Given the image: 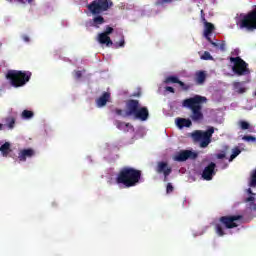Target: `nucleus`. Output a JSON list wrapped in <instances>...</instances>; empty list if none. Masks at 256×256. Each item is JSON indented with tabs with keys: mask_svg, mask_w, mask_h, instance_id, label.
Instances as JSON below:
<instances>
[{
	"mask_svg": "<svg viewBox=\"0 0 256 256\" xmlns=\"http://www.w3.org/2000/svg\"><path fill=\"white\" fill-rule=\"evenodd\" d=\"M113 6V1L111 0H93L90 4L87 5L88 11L92 15H96L92 21H90V27H96L99 29V25L105 23V18L100 16L105 11H109Z\"/></svg>",
	"mask_w": 256,
	"mask_h": 256,
	"instance_id": "nucleus-1",
	"label": "nucleus"
},
{
	"mask_svg": "<svg viewBox=\"0 0 256 256\" xmlns=\"http://www.w3.org/2000/svg\"><path fill=\"white\" fill-rule=\"evenodd\" d=\"M141 170H137L133 167L124 166L120 169L116 176V183L118 185H124V187H135L141 181Z\"/></svg>",
	"mask_w": 256,
	"mask_h": 256,
	"instance_id": "nucleus-2",
	"label": "nucleus"
},
{
	"mask_svg": "<svg viewBox=\"0 0 256 256\" xmlns=\"http://www.w3.org/2000/svg\"><path fill=\"white\" fill-rule=\"evenodd\" d=\"M205 102H207V98L200 95L183 100L182 105L183 107H187V109L191 110L192 113L190 115V119H192L194 123L203 121V106L201 104Z\"/></svg>",
	"mask_w": 256,
	"mask_h": 256,
	"instance_id": "nucleus-3",
	"label": "nucleus"
},
{
	"mask_svg": "<svg viewBox=\"0 0 256 256\" xmlns=\"http://www.w3.org/2000/svg\"><path fill=\"white\" fill-rule=\"evenodd\" d=\"M126 116L134 117L138 121H147L149 119V108L141 106L139 100L130 99L126 102Z\"/></svg>",
	"mask_w": 256,
	"mask_h": 256,
	"instance_id": "nucleus-4",
	"label": "nucleus"
},
{
	"mask_svg": "<svg viewBox=\"0 0 256 256\" xmlns=\"http://www.w3.org/2000/svg\"><path fill=\"white\" fill-rule=\"evenodd\" d=\"M241 219H243L242 215L220 217L219 223L215 224V231L217 236L223 237L225 235V229H235L236 227H239V223H237V221H241Z\"/></svg>",
	"mask_w": 256,
	"mask_h": 256,
	"instance_id": "nucleus-5",
	"label": "nucleus"
},
{
	"mask_svg": "<svg viewBox=\"0 0 256 256\" xmlns=\"http://www.w3.org/2000/svg\"><path fill=\"white\" fill-rule=\"evenodd\" d=\"M31 75L30 71L9 70L6 74V79L12 87L17 88L27 85L31 80Z\"/></svg>",
	"mask_w": 256,
	"mask_h": 256,
	"instance_id": "nucleus-6",
	"label": "nucleus"
},
{
	"mask_svg": "<svg viewBox=\"0 0 256 256\" xmlns=\"http://www.w3.org/2000/svg\"><path fill=\"white\" fill-rule=\"evenodd\" d=\"M213 133H215V128L213 127H209L206 131L196 130L192 133V139L200 142V147L205 149L209 147Z\"/></svg>",
	"mask_w": 256,
	"mask_h": 256,
	"instance_id": "nucleus-7",
	"label": "nucleus"
},
{
	"mask_svg": "<svg viewBox=\"0 0 256 256\" xmlns=\"http://www.w3.org/2000/svg\"><path fill=\"white\" fill-rule=\"evenodd\" d=\"M230 62L234 65L232 66V71L238 77H243V75H249L250 71L247 68L248 64L241 57H230Z\"/></svg>",
	"mask_w": 256,
	"mask_h": 256,
	"instance_id": "nucleus-8",
	"label": "nucleus"
},
{
	"mask_svg": "<svg viewBox=\"0 0 256 256\" xmlns=\"http://www.w3.org/2000/svg\"><path fill=\"white\" fill-rule=\"evenodd\" d=\"M240 29H247V31H255L256 29V6L255 8L244 15L239 22Z\"/></svg>",
	"mask_w": 256,
	"mask_h": 256,
	"instance_id": "nucleus-9",
	"label": "nucleus"
},
{
	"mask_svg": "<svg viewBox=\"0 0 256 256\" xmlns=\"http://www.w3.org/2000/svg\"><path fill=\"white\" fill-rule=\"evenodd\" d=\"M197 157H199V154H197V152L191 150H181L175 155L174 161L183 163V161H187V159L195 160L197 159Z\"/></svg>",
	"mask_w": 256,
	"mask_h": 256,
	"instance_id": "nucleus-10",
	"label": "nucleus"
},
{
	"mask_svg": "<svg viewBox=\"0 0 256 256\" xmlns=\"http://www.w3.org/2000/svg\"><path fill=\"white\" fill-rule=\"evenodd\" d=\"M173 169L169 166L167 162L160 161L157 163L156 166V173L159 175L163 174L164 175V181H167V177L171 175Z\"/></svg>",
	"mask_w": 256,
	"mask_h": 256,
	"instance_id": "nucleus-11",
	"label": "nucleus"
},
{
	"mask_svg": "<svg viewBox=\"0 0 256 256\" xmlns=\"http://www.w3.org/2000/svg\"><path fill=\"white\" fill-rule=\"evenodd\" d=\"M217 167V164L214 162H211L209 165H207L203 172H202V178L204 181H211L213 179V176L216 175L217 172H215V168Z\"/></svg>",
	"mask_w": 256,
	"mask_h": 256,
	"instance_id": "nucleus-12",
	"label": "nucleus"
},
{
	"mask_svg": "<svg viewBox=\"0 0 256 256\" xmlns=\"http://www.w3.org/2000/svg\"><path fill=\"white\" fill-rule=\"evenodd\" d=\"M33 156H35V150H33V148L20 150L18 153V159L22 162L27 161V159H31Z\"/></svg>",
	"mask_w": 256,
	"mask_h": 256,
	"instance_id": "nucleus-13",
	"label": "nucleus"
},
{
	"mask_svg": "<svg viewBox=\"0 0 256 256\" xmlns=\"http://www.w3.org/2000/svg\"><path fill=\"white\" fill-rule=\"evenodd\" d=\"M97 41L98 43H100V45H106L107 47H111V45H113L111 37H109L107 34L103 32L98 34Z\"/></svg>",
	"mask_w": 256,
	"mask_h": 256,
	"instance_id": "nucleus-14",
	"label": "nucleus"
},
{
	"mask_svg": "<svg viewBox=\"0 0 256 256\" xmlns=\"http://www.w3.org/2000/svg\"><path fill=\"white\" fill-rule=\"evenodd\" d=\"M111 99V93L104 92L97 100L96 105L97 107H105L107 105V102Z\"/></svg>",
	"mask_w": 256,
	"mask_h": 256,
	"instance_id": "nucleus-15",
	"label": "nucleus"
},
{
	"mask_svg": "<svg viewBox=\"0 0 256 256\" xmlns=\"http://www.w3.org/2000/svg\"><path fill=\"white\" fill-rule=\"evenodd\" d=\"M206 79H207V73H205V71L200 70L196 72L195 79H194L196 85H203Z\"/></svg>",
	"mask_w": 256,
	"mask_h": 256,
	"instance_id": "nucleus-16",
	"label": "nucleus"
},
{
	"mask_svg": "<svg viewBox=\"0 0 256 256\" xmlns=\"http://www.w3.org/2000/svg\"><path fill=\"white\" fill-rule=\"evenodd\" d=\"M215 31V25L209 22L204 25V37H206L207 41H211V33Z\"/></svg>",
	"mask_w": 256,
	"mask_h": 256,
	"instance_id": "nucleus-17",
	"label": "nucleus"
},
{
	"mask_svg": "<svg viewBox=\"0 0 256 256\" xmlns=\"http://www.w3.org/2000/svg\"><path fill=\"white\" fill-rule=\"evenodd\" d=\"M176 124L179 127V129H183V127H191V125H193L191 120L186 118H178Z\"/></svg>",
	"mask_w": 256,
	"mask_h": 256,
	"instance_id": "nucleus-18",
	"label": "nucleus"
},
{
	"mask_svg": "<svg viewBox=\"0 0 256 256\" xmlns=\"http://www.w3.org/2000/svg\"><path fill=\"white\" fill-rule=\"evenodd\" d=\"M233 90L236 93H239V95H243L247 91V88L243 87V82H234L233 84Z\"/></svg>",
	"mask_w": 256,
	"mask_h": 256,
	"instance_id": "nucleus-19",
	"label": "nucleus"
},
{
	"mask_svg": "<svg viewBox=\"0 0 256 256\" xmlns=\"http://www.w3.org/2000/svg\"><path fill=\"white\" fill-rule=\"evenodd\" d=\"M248 195H251L249 197H247L244 200V203H250L251 205H255V193H253V190H251V188H248L247 190Z\"/></svg>",
	"mask_w": 256,
	"mask_h": 256,
	"instance_id": "nucleus-20",
	"label": "nucleus"
},
{
	"mask_svg": "<svg viewBox=\"0 0 256 256\" xmlns=\"http://www.w3.org/2000/svg\"><path fill=\"white\" fill-rule=\"evenodd\" d=\"M10 149H11V144L9 142H5L2 146H0V151L3 157H7L9 155Z\"/></svg>",
	"mask_w": 256,
	"mask_h": 256,
	"instance_id": "nucleus-21",
	"label": "nucleus"
},
{
	"mask_svg": "<svg viewBox=\"0 0 256 256\" xmlns=\"http://www.w3.org/2000/svg\"><path fill=\"white\" fill-rule=\"evenodd\" d=\"M111 112L115 113V115H117L118 117H124V118L131 117V116H126L127 110H123L121 108L112 109Z\"/></svg>",
	"mask_w": 256,
	"mask_h": 256,
	"instance_id": "nucleus-22",
	"label": "nucleus"
},
{
	"mask_svg": "<svg viewBox=\"0 0 256 256\" xmlns=\"http://www.w3.org/2000/svg\"><path fill=\"white\" fill-rule=\"evenodd\" d=\"M8 129H15L16 119L13 116H9L5 119Z\"/></svg>",
	"mask_w": 256,
	"mask_h": 256,
	"instance_id": "nucleus-23",
	"label": "nucleus"
},
{
	"mask_svg": "<svg viewBox=\"0 0 256 256\" xmlns=\"http://www.w3.org/2000/svg\"><path fill=\"white\" fill-rule=\"evenodd\" d=\"M115 125L117 129H120V131H123V129H127L128 127H131L130 123L121 122L119 120H116Z\"/></svg>",
	"mask_w": 256,
	"mask_h": 256,
	"instance_id": "nucleus-24",
	"label": "nucleus"
},
{
	"mask_svg": "<svg viewBox=\"0 0 256 256\" xmlns=\"http://www.w3.org/2000/svg\"><path fill=\"white\" fill-rule=\"evenodd\" d=\"M249 187H256V169L250 175Z\"/></svg>",
	"mask_w": 256,
	"mask_h": 256,
	"instance_id": "nucleus-25",
	"label": "nucleus"
},
{
	"mask_svg": "<svg viewBox=\"0 0 256 256\" xmlns=\"http://www.w3.org/2000/svg\"><path fill=\"white\" fill-rule=\"evenodd\" d=\"M35 114L31 110H24L21 114L22 119H32Z\"/></svg>",
	"mask_w": 256,
	"mask_h": 256,
	"instance_id": "nucleus-26",
	"label": "nucleus"
},
{
	"mask_svg": "<svg viewBox=\"0 0 256 256\" xmlns=\"http://www.w3.org/2000/svg\"><path fill=\"white\" fill-rule=\"evenodd\" d=\"M238 155H241V149H239V147H236L232 150V154L229 158V161H233Z\"/></svg>",
	"mask_w": 256,
	"mask_h": 256,
	"instance_id": "nucleus-27",
	"label": "nucleus"
},
{
	"mask_svg": "<svg viewBox=\"0 0 256 256\" xmlns=\"http://www.w3.org/2000/svg\"><path fill=\"white\" fill-rule=\"evenodd\" d=\"M179 78L177 76H168L165 80V83H177L179 84Z\"/></svg>",
	"mask_w": 256,
	"mask_h": 256,
	"instance_id": "nucleus-28",
	"label": "nucleus"
},
{
	"mask_svg": "<svg viewBox=\"0 0 256 256\" xmlns=\"http://www.w3.org/2000/svg\"><path fill=\"white\" fill-rule=\"evenodd\" d=\"M173 1H177V0H157V1L155 2V5H156L157 7H160V6H162V5H167V3H173Z\"/></svg>",
	"mask_w": 256,
	"mask_h": 256,
	"instance_id": "nucleus-29",
	"label": "nucleus"
},
{
	"mask_svg": "<svg viewBox=\"0 0 256 256\" xmlns=\"http://www.w3.org/2000/svg\"><path fill=\"white\" fill-rule=\"evenodd\" d=\"M201 59L203 61H213V56H211V53L205 51L204 54L201 56Z\"/></svg>",
	"mask_w": 256,
	"mask_h": 256,
	"instance_id": "nucleus-30",
	"label": "nucleus"
},
{
	"mask_svg": "<svg viewBox=\"0 0 256 256\" xmlns=\"http://www.w3.org/2000/svg\"><path fill=\"white\" fill-rule=\"evenodd\" d=\"M178 85H180V87L183 89V91H189L191 87H193V85L191 84H185L183 81H179Z\"/></svg>",
	"mask_w": 256,
	"mask_h": 256,
	"instance_id": "nucleus-31",
	"label": "nucleus"
},
{
	"mask_svg": "<svg viewBox=\"0 0 256 256\" xmlns=\"http://www.w3.org/2000/svg\"><path fill=\"white\" fill-rule=\"evenodd\" d=\"M239 124H240V127L243 131H247V129H250V127H251V125L247 121L242 120V121L239 122Z\"/></svg>",
	"mask_w": 256,
	"mask_h": 256,
	"instance_id": "nucleus-32",
	"label": "nucleus"
},
{
	"mask_svg": "<svg viewBox=\"0 0 256 256\" xmlns=\"http://www.w3.org/2000/svg\"><path fill=\"white\" fill-rule=\"evenodd\" d=\"M243 141H252V142H255L256 141V138L254 136H251V135H246V136H243Z\"/></svg>",
	"mask_w": 256,
	"mask_h": 256,
	"instance_id": "nucleus-33",
	"label": "nucleus"
},
{
	"mask_svg": "<svg viewBox=\"0 0 256 256\" xmlns=\"http://www.w3.org/2000/svg\"><path fill=\"white\" fill-rule=\"evenodd\" d=\"M119 47H125V38L122 37L120 42H116V49H119Z\"/></svg>",
	"mask_w": 256,
	"mask_h": 256,
	"instance_id": "nucleus-34",
	"label": "nucleus"
},
{
	"mask_svg": "<svg viewBox=\"0 0 256 256\" xmlns=\"http://www.w3.org/2000/svg\"><path fill=\"white\" fill-rule=\"evenodd\" d=\"M175 188H173V184L168 183L166 186V193H173Z\"/></svg>",
	"mask_w": 256,
	"mask_h": 256,
	"instance_id": "nucleus-35",
	"label": "nucleus"
},
{
	"mask_svg": "<svg viewBox=\"0 0 256 256\" xmlns=\"http://www.w3.org/2000/svg\"><path fill=\"white\" fill-rule=\"evenodd\" d=\"M103 33H104L105 35L110 36L111 33H113V27L107 26V27H106V30H105Z\"/></svg>",
	"mask_w": 256,
	"mask_h": 256,
	"instance_id": "nucleus-36",
	"label": "nucleus"
},
{
	"mask_svg": "<svg viewBox=\"0 0 256 256\" xmlns=\"http://www.w3.org/2000/svg\"><path fill=\"white\" fill-rule=\"evenodd\" d=\"M201 20L204 26L207 25V23H210L207 21V19H205V12H203V10H201Z\"/></svg>",
	"mask_w": 256,
	"mask_h": 256,
	"instance_id": "nucleus-37",
	"label": "nucleus"
},
{
	"mask_svg": "<svg viewBox=\"0 0 256 256\" xmlns=\"http://www.w3.org/2000/svg\"><path fill=\"white\" fill-rule=\"evenodd\" d=\"M201 20L204 26L207 25V23H210L207 21V19H205V12H203V10H201Z\"/></svg>",
	"mask_w": 256,
	"mask_h": 256,
	"instance_id": "nucleus-38",
	"label": "nucleus"
},
{
	"mask_svg": "<svg viewBox=\"0 0 256 256\" xmlns=\"http://www.w3.org/2000/svg\"><path fill=\"white\" fill-rule=\"evenodd\" d=\"M75 77H76V79H81V77H83V74L81 73V71H76L75 72Z\"/></svg>",
	"mask_w": 256,
	"mask_h": 256,
	"instance_id": "nucleus-39",
	"label": "nucleus"
},
{
	"mask_svg": "<svg viewBox=\"0 0 256 256\" xmlns=\"http://www.w3.org/2000/svg\"><path fill=\"white\" fill-rule=\"evenodd\" d=\"M208 43H210L213 47H219V43L213 42V40L211 38H210V40H208Z\"/></svg>",
	"mask_w": 256,
	"mask_h": 256,
	"instance_id": "nucleus-40",
	"label": "nucleus"
},
{
	"mask_svg": "<svg viewBox=\"0 0 256 256\" xmlns=\"http://www.w3.org/2000/svg\"><path fill=\"white\" fill-rule=\"evenodd\" d=\"M165 89H166V91H169V93H175V88L174 87L167 86Z\"/></svg>",
	"mask_w": 256,
	"mask_h": 256,
	"instance_id": "nucleus-41",
	"label": "nucleus"
},
{
	"mask_svg": "<svg viewBox=\"0 0 256 256\" xmlns=\"http://www.w3.org/2000/svg\"><path fill=\"white\" fill-rule=\"evenodd\" d=\"M22 39H23V41H24L25 43H29V41H31L30 38H29V36H27V35H23V36H22Z\"/></svg>",
	"mask_w": 256,
	"mask_h": 256,
	"instance_id": "nucleus-42",
	"label": "nucleus"
},
{
	"mask_svg": "<svg viewBox=\"0 0 256 256\" xmlns=\"http://www.w3.org/2000/svg\"><path fill=\"white\" fill-rule=\"evenodd\" d=\"M218 47H219V49H221L222 51H225V47H226L225 42H222L221 44H218Z\"/></svg>",
	"mask_w": 256,
	"mask_h": 256,
	"instance_id": "nucleus-43",
	"label": "nucleus"
},
{
	"mask_svg": "<svg viewBox=\"0 0 256 256\" xmlns=\"http://www.w3.org/2000/svg\"><path fill=\"white\" fill-rule=\"evenodd\" d=\"M217 159H225V153L217 154Z\"/></svg>",
	"mask_w": 256,
	"mask_h": 256,
	"instance_id": "nucleus-44",
	"label": "nucleus"
},
{
	"mask_svg": "<svg viewBox=\"0 0 256 256\" xmlns=\"http://www.w3.org/2000/svg\"><path fill=\"white\" fill-rule=\"evenodd\" d=\"M18 3H25V0H17ZM28 3H33V0H27Z\"/></svg>",
	"mask_w": 256,
	"mask_h": 256,
	"instance_id": "nucleus-45",
	"label": "nucleus"
},
{
	"mask_svg": "<svg viewBox=\"0 0 256 256\" xmlns=\"http://www.w3.org/2000/svg\"><path fill=\"white\" fill-rule=\"evenodd\" d=\"M1 129H3V125L0 123V131H1Z\"/></svg>",
	"mask_w": 256,
	"mask_h": 256,
	"instance_id": "nucleus-46",
	"label": "nucleus"
},
{
	"mask_svg": "<svg viewBox=\"0 0 256 256\" xmlns=\"http://www.w3.org/2000/svg\"><path fill=\"white\" fill-rule=\"evenodd\" d=\"M10 3H12L13 0H8Z\"/></svg>",
	"mask_w": 256,
	"mask_h": 256,
	"instance_id": "nucleus-47",
	"label": "nucleus"
}]
</instances>
